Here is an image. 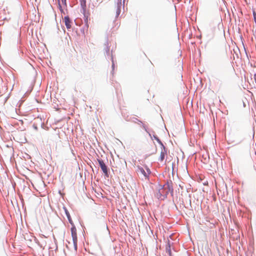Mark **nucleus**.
I'll use <instances>...</instances> for the list:
<instances>
[{"instance_id":"nucleus-1","label":"nucleus","mask_w":256,"mask_h":256,"mask_svg":"<svg viewBox=\"0 0 256 256\" xmlns=\"http://www.w3.org/2000/svg\"><path fill=\"white\" fill-rule=\"evenodd\" d=\"M71 235L72 238L73 244L70 246L68 244H66V246L69 249L74 248V250H77V242H78V238H77V233H76V227L74 226L71 228Z\"/></svg>"},{"instance_id":"nucleus-2","label":"nucleus","mask_w":256,"mask_h":256,"mask_svg":"<svg viewBox=\"0 0 256 256\" xmlns=\"http://www.w3.org/2000/svg\"><path fill=\"white\" fill-rule=\"evenodd\" d=\"M168 194L166 189L162 186H159L157 191L155 193V196L160 200H164Z\"/></svg>"},{"instance_id":"nucleus-3","label":"nucleus","mask_w":256,"mask_h":256,"mask_svg":"<svg viewBox=\"0 0 256 256\" xmlns=\"http://www.w3.org/2000/svg\"><path fill=\"white\" fill-rule=\"evenodd\" d=\"M136 172L142 178H147L150 173V171L148 168H146V170H144V168L138 166L136 169Z\"/></svg>"},{"instance_id":"nucleus-4","label":"nucleus","mask_w":256,"mask_h":256,"mask_svg":"<svg viewBox=\"0 0 256 256\" xmlns=\"http://www.w3.org/2000/svg\"><path fill=\"white\" fill-rule=\"evenodd\" d=\"M98 162L100 164V166L103 172L104 173V175L106 176H108V168L106 165L105 164L104 161L102 160H98Z\"/></svg>"},{"instance_id":"nucleus-5","label":"nucleus","mask_w":256,"mask_h":256,"mask_svg":"<svg viewBox=\"0 0 256 256\" xmlns=\"http://www.w3.org/2000/svg\"><path fill=\"white\" fill-rule=\"evenodd\" d=\"M164 187L166 189V191L168 192V194L169 192L172 193L173 192V188L172 186V182L171 181L168 182L166 184H164Z\"/></svg>"},{"instance_id":"nucleus-6","label":"nucleus","mask_w":256,"mask_h":256,"mask_svg":"<svg viewBox=\"0 0 256 256\" xmlns=\"http://www.w3.org/2000/svg\"><path fill=\"white\" fill-rule=\"evenodd\" d=\"M166 155V151L165 148H163L162 149V150H161V152H160V154L159 160L160 161V162H163L164 159V158H165V156Z\"/></svg>"},{"instance_id":"nucleus-7","label":"nucleus","mask_w":256,"mask_h":256,"mask_svg":"<svg viewBox=\"0 0 256 256\" xmlns=\"http://www.w3.org/2000/svg\"><path fill=\"white\" fill-rule=\"evenodd\" d=\"M64 22L67 28H71V21L68 16H65L64 18Z\"/></svg>"},{"instance_id":"nucleus-8","label":"nucleus","mask_w":256,"mask_h":256,"mask_svg":"<svg viewBox=\"0 0 256 256\" xmlns=\"http://www.w3.org/2000/svg\"><path fill=\"white\" fill-rule=\"evenodd\" d=\"M121 6H122V4H121V2H118L117 3V4H116V17H118L120 13V8H121Z\"/></svg>"},{"instance_id":"nucleus-9","label":"nucleus","mask_w":256,"mask_h":256,"mask_svg":"<svg viewBox=\"0 0 256 256\" xmlns=\"http://www.w3.org/2000/svg\"><path fill=\"white\" fill-rule=\"evenodd\" d=\"M65 212H66V214L67 218L69 222L71 224L73 225L74 224L72 222V220L71 218V217L70 216L69 212H68V211L66 210Z\"/></svg>"},{"instance_id":"nucleus-10","label":"nucleus","mask_w":256,"mask_h":256,"mask_svg":"<svg viewBox=\"0 0 256 256\" xmlns=\"http://www.w3.org/2000/svg\"><path fill=\"white\" fill-rule=\"evenodd\" d=\"M80 4L84 8L86 7V0H80Z\"/></svg>"},{"instance_id":"nucleus-11","label":"nucleus","mask_w":256,"mask_h":256,"mask_svg":"<svg viewBox=\"0 0 256 256\" xmlns=\"http://www.w3.org/2000/svg\"><path fill=\"white\" fill-rule=\"evenodd\" d=\"M166 252L170 256H172V252L170 249V246H169L168 247H167L166 248Z\"/></svg>"},{"instance_id":"nucleus-12","label":"nucleus","mask_w":256,"mask_h":256,"mask_svg":"<svg viewBox=\"0 0 256 256\" xmlns=\"http://www.w3.org/2000/svg\"><path fill=\"white\" fill-rule=\"evenodd\" d=\"M253 16L254 22L256 24V12L254 10H253Z\"/></svg>"},{"instance_id":"nucleus-13","label":"nucleus","mask_w":256,"mask_h":256,"mask_svg":"<svg viewBox=\"0 0 256 256\" xmlns=\"http://www.w3.org/2000/svg\"><path fill=\"white\" fill-rule=\"evenodd\" d=\"M254 79L255 82H256V74H254Z\"/></svg>"},{"instance_id":"nucleus-14","label":"nucleus","mask_w":256,"mask_h":256,"mask_svg":"<svg viewBox=\"0 0 256 256\" xmlns=\"http://www.w3.org/2000/svg\"><path fill=\"white\" fill-rule=\"evenodd\" d=\"M41 236V237H44V238H47V236H44V234H41V236Z\"/></svg>"},{"instance_id":"nucleus-15","label":"nucleus","mask_w":256,"mask_h":256,"mask_svg":"<svg viewBox=\"0 0 256 256\" xmlns=\"http://www.w3.org/2000/svg\"><path fill=\"white\" fill-rule=\"evenodd\" d=\"M62 1L63 2L64 1H66V0H62Z\"/></svg>"}]
</instances>
